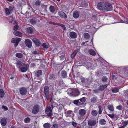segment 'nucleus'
I'll use <instances>...</instances> for the list:
<instances>
[{"mask_svg": "<svg viewBox=\"0 0 128 128\" xmlns=\"http://www.w3.org/2000/svg\"><path fill=\"white\" fill-rule=\"evenodd\" d=\"M42 46L44 48L47 49L48 48V46L46 44L44 43L42 44Z\"/></svg>", "mask_w": 128, "mask_h": 128, "instance_id": "obj_37", "label": "nucleus"}, {"mask_svg": "<svg viewBox=\"0 0 128 128\" xmlns=\"http://www.w3.org/2000/svg\"><path fill=\"white\" fill-rule=\"evenodd\" d=\"M79 100H76L74 101V104H77L79 102Z\"/></svg>", "mask_w": 128, "mask_h": 128, "instance_id": "obj_55", "label": "nucleus"}, {"mask_svg": "<svg viewBox=\"0 0 128 128\" xmlns=\"http://www.w3.org/2000/svg\"><path fill=\"white\" fill-rule=\"evenodd\" d=\"M107 86V84L100 86V89L101 90H102L104 89Z\"/></svg>", "mask_w": 128, "mask_h": 128, "instance_id": "obj_32", "label": "nucleus"}, {"mask_svg": "<svg viewBox=\"0 0 128 128\" xmlns=\"http://www.w3.org/2000/svg\"><path fill=\"white\" fill-rule=\"evenodd\" d=\"M88 52L90 54L94 56L96 54L95 52L92 49L90 50H88Z\"/></svg>", "mask_w": 128, "mask_h": 128, "instance_id": "obj_24", "label": "nucleus"}, {"mask_svg": "<svg viewBox=\"0 0 128 128\" xmlns=\"http://www.w3.org/2000/svg\"><path fill=\"white\" fill-rule=\"evenodd\" d=\"M44 93L45 95L46 98L48 100V95L49 94V88L48 86H46L44 87Z\"/></svg>", "mask_w": 128, "mask_h": 128, "instance_id": "obj_8", "label": "nucleus"}, {"mask_svg": "<svg viewBox=\"0 0 128 128\" xmlns=\"http://www.w3.org/2000/svg\"><path fill=\"white\" fill-rule=\"evenodd\" d=\"M65 58V56L64 55H62L60 56V59L62 60H64Z\"/></svg>", "mask_w": 128, "mask_h": 128, "instance_id": "obj_52", "label": "nucleus"}, {"mask_svg": "<svg viewBox=\"0 0 128 128\" xmlns=\"http://www.w3.org/2000/svg\"><path fill=\"white\" fill-rule=\"evenodd\" d=\"M119 89L117 88H113L112 90V92H113L116 93L118 92V91Z\"/></svg>", "mask_w": 128, "mask_h": 128, "instance_id": "obj_38", "label": "nucleus"}, {"mask_svg": "<svg viewBox=\"0 0 128 128\" xmlns=\"http://www.w3.org/2000/svg\"><path fill=\"white\" fill-rule=\"evenodd\" d=\"M125 22H127L128 24V16L126 18Z\"/></svg>", "mask_w": 128, "mask_h": 128, "instance_id": "obj_59", "label": "nucleus"}, {"mask_svg": "<svg viewBox=\"0 0 128 128\" xmlns=\"http://www.w3.org/2000/svg\"><path fill=\"white\" fill-rule=\"evenodd\" d=\"M97 100V98L96 97H93L92 98L91 100L90 101L92 103H96Z\"/></svg>", "mask_w": 128, "mask_h": 128, "instance_id": "obj_23", "label": "nucleus"}, {"mask_svg": "<svg viewBox=\"0 0 128 128\" xmlns=\"http://www.w3.org/2000/svg\"><path fill=\"white\" fill-rule=\"evenodd\" d=\"M40 107L38 106L37 105H35L33 108L32 112L34 114H36L39 111Z\"/></svg>", "mask_w": 128, "mask_h": 128, "instance_id": "obj_5", "label": "nucleus"}, {"mask_svg": "<svg viewBox=\"0 0 128 128\" xmlns=\"http://www.w3.org/2000/svg\"><path fill=\"white\" fill-rule=\"evenodd\" d=\"M20 92L22 95H24L26 94L27 90L25 88H22L20 89Z\"/></svg>", "mask_w": 128, "mask_h": 128, "instance_id": "obj_13", "label": "nucleus"}, {"mask_svg": "<svg viewBox=\"0 0 128 128\" xmlns=\"http://www.w3.org/2000/svg\"><path fill=\"white\" fill-rule=\"evenodd\" d=\"M125 114L126 116H128V110H126L125 112Z\"/></svg>", "mask_w": 128, "mask_h": 128, "instance_id": "obj_57", "label": "nucleus"}, {"mask_svg": "<svg viewBox=\"0 0 128 128\" xmlns=\"http://www.w3.org/2000/svg\"><path fill=\"white\" fill-rule=\"evenodd\" d=\"M106 122L104 119H102L100 120V124L102 125H104L106 124Z\"/></svg>", "mask_w": 128, "mask_h": 128, "instance_id": "obj_35", "label": "nucleus"}, {"mask_svg": "<svg viewBox=\"0 0 128 128\" xmlns=\"http://www.w3.org/2000/svg\"><path fill=\"white\" fill-rule=\"evenodd\" d=\"M79 13L78 11H76L73 13V16L76 18H78L79 17Z\"/></svg>", "mask_w": 128, "mask_h": 128, "instance_id": "obj_15", "label": "nucleus"}, {"mask_svg": "<svg viewBox=\"0 0 128 128\" xmlns=\"http://www.w3.org/2000/svg\"><path fill=\"white\" fill-rule=\"evenodd\" d=\"M30 121V118H26L24 120L25 122L26 123H29Z\"/></svg>", "mask_w": 128, "mask_h": 128, "instance_id": "obj_40", "label": "nucleus"}, {"mask_svg": "<svg viewBox=\"0 0 128 128\" xmlns=\"http://www.w3.org/2000/svg\"><path fill=\"white\" fill-rule=\"evenodd\" d=\"M72 124L74 127H76V122H73L72 123Z\"/></svg>", "mask_w": 128, "mask_h": 128, "instance_id": "obj_56", "label": "nucleus"}, {"mask_svg": "<svg viewBox=\"0 0 128 128\" xmlns=\"http://www.w3.org/2000/svg\"><path fill=\"white\" fill-rule=\"evenodd\" d=\"M58 24V25L60 26L61 27H62L64 30H66V27H65V26L64 25L61 24Z\"/></svg>", "mask_w": 128, "mask_h": 128, "instance_id": "obj_43", "label": "nucleus"}, {"mask_svg": "<svg viewBox=\"0 0 128 128\" xmlns=\"http://www.w3.org/2000/svg\"><path fill=\"white\" fill-rule=\"evenodd\" d=\"M33 53L34 54H36L37 53V52L36 51H34L33 52Z\"/></svg>", "mask_w": 128, "mask_h": 128, "instance_id": "obj_63", "label": "nucleus"}, {"mask_svg": "<svg viewBox=\"0 0 128 128\" xmlns=\"http://www.w3.org/2000/svg\"><path fill=\"white\" fill-rule=\"evenodd\" d=\"M35 76H38L42 75V71L41 70H38L34 72Z\"/></svg>", "mask_w": 128, "mask_h": 128, "instance_id": "obj_20", "label": "nucleus"}, {"mask_svg": "<svg viewBox=\"0 0 128 128\" xmlns=\"http://www.w3.org/2000/svg\"><path fill=\"white\" fill-rule=\"evenodd\" d=\"M108 115L110 117L114 120H117L118 118V116L115 114H108Z\"/></svg>", "mask_w": 128, "mask_h": 128, "instance_id": "obj_11", "label": "nucleus"}, {"mask_svg": "<svg viewBox=\"0 0 128 128\" xmlns=\"http://www.w3.org/2000/svg\"><path fill=\"white\" fill-rule=\"evenodd\" d=\"M106 6L105 8V9H107V10H104V11L108 12L111 11L112 10V5L108 3H106Z\"/></svg>", "mask_w": 128, "mask_h": 128, "instance_id": "obj_7", "label": "nucleus"}, {"mask_svg": "<svg viewBox=\"0 0 128 128\" xmlns=\"http://www.w3.org/2000/svg\"><path fill=\"white\" fill-rule=\"evenodd\" d=\"M16 56L18 58H21L23 56V54L21 53H18L16 54Z\"/></svg>", "mask_w": 128, "mask_h": 128, "instance_id": "obj_31", "label": "nucleus"}, {"mask_svg": "<svg viewBox=\"0 0 128 128\" xmlns=\"http://www.w3.org/2000/svg\"><path fill=\"white\" fill-rule=\"evenodd\" d=\"M30 22L31 24H34L36 23V22L35 20H34L32 19L30 20Z\"/></svg>", "mask_w": 128, "mask_h": 128, "instance_id": "obj_46", "label": "nucleus"}, {"mask_svg": "<svg viewBox=\"0 0 128 128\" xmlns=\"http://www.w3.org/2000/svg\"><path fill=\"white\" fill-rule=\"evenodd\" d=\"M6 120L5 118H2L1 120V124L2 126H5L6 124Z\"/></svg>", "mask_w": 128, "mask_h": 128, "instance_id": "obj_19", "label": "nucleus"}, {"mask_svg": "<svg viewBox=\"0 0 128 128\" xmlns=\"http://www.w3.org/2000/svg\"><path fill=\"white\" fill-rule=\"evenodd\" d=\"M79 100L81 102H84L85 101L86 99L84 98L83 97Z\"/></svg>", "mask_w": 128, "mask_h": 128, "instance_id": "obj_47", "label": "nucleus"}, {"mask_svg": "<svg viewBox=\"0 0 128 128\" xmlns=\"http://www.w3.org/2000/svg\"><path fill=\"white\" fill-rule=\"evenodd\" d=\"M40 4V2L39 0H37L35 2V4L36 5H39Z\"/></svg>", "mask_w": 128, "mask_h": 128, "instance_id": "obj_51", "label": "nucleus"}, {"mask_svg": "<svg viewBox=\"0 0 128 128\" xmlns=\"http://www.w3.org/2000/svg\"><path fill=\"white\" fill-rule=\"evenodd\" d=\"M102 111L101 110H99V114H100L102 113Z\"/></svg>", "mask_w": 128, "mask_h": 128, "instance_id": "obj_61", "label": "nucleus"}, {"mask_svg": "<svg viewBox=\"0 0 128 128\" xmlns=\"http://www.w3.org/2000/svg\"><path fill=\"white\" fill-rule=\"evenodd\" d=\"M58 125L57 124H53L52 128H58Z\"/></svg>", "mask_w": 128, "mask_h": 128, "instance_id": "obj_44", "label": "nucleus"}, {"mask_svg": "<svg viewBox=\"0 0 128 128\" xmlns=\"http://www.w3.org/2000/svg\"><path fill=\"white\" fill-rule=\"evenodd\" d=\"M49 9L50 12H52L54 13L55 11V9L52 6H50L49 8Z\"/></svg>", "mask_w": 128, "mask_h": 128, "instance_id": "obj_28", "label": "nucleus"}, {"mask_svg": "<svg viewBox=\"0 0 128 128\" xmlns=\"http://www.w3.org/2000/svg\"><path fill=\"white\" fill-rule=\"evenodd\" d=\"M10 18L11 19V20H12V21H10V22L11 23L13 24H14V23L16 22L15 20H13V18H12V17L11 16L10 17Z\"/></svg>", "mask_w": 128, "mask_h": 128, "instance_id": "obj_42", "label": "nucleus"}, {"mask_svg": "<svg viewBox=\"0 0 128 128\" xmlns=\"http://www.w3.org/2000/svg\"><path fill=\"white\" fill-rule=\"evenodd\" d=\"M84 36L85 38L88 39L89 38L90 35L88 33H85L84 34Z\"/></svg>", "mask_w": 128, "mask_h": 128, "instance_id": "obj_36", "label": "nucleus"}, {"mask_svg": "<svg viewBox=\"0 0 128 128\" xmlns=\"http://www.w3.org/2000/svg\"><path fill=\"white\" fill-rule=\"evenodd\" d=\"M58 14L59 16L62 18L65 19L67 18V16L64 12H63L59 11L58 12Z\"/></svg>", "mask_w": 128, "mask_h": 128, "instance_id": "obj_9", "label": "nucleus"}, {"mask_svg": "<svg viewBox=\"0 0 128 128\" xmlns=\"http://www.w3.org/2000/svg\"><path fill=\"white\" fill-rule=\"evenodd\" d=\"M106 3L104 2L99 3L98 4V8L100 10H107V9H105Z\"/></svg>", "mask_w": 128, "mask_h": 128, "instance_id": "obj_1", "label": "nucleus"}, {"mask_svg": "<svg viewBox=\"0 0 128 128\" xmlns=\"http://www.w3.org/2000/svg\"><path fill=\"white\" fill-rule=\"evenodd\" d=\"M108 108L111 112H113L114 111V107L112 105H109L108 106Z\"/></svg>", "mask_w": 128, "mask_h": 128, "instance_id": "obj_22", "label": "nucleus"}, {"mask_svg": "<svg viewBox=\"0 0 128 128\" xmlns=\"http://www.w3.org/2000/svg\"><path fill=\"white\" fill-rule=\"evenodd\" d=\"M65 114L67 117H72L74 116L73 112L70 110L66 112Z\"/></svg>", "mask_w": 128, "mask_h": 128, "instance_id": "obj_12", "label": "nucleus"}, {"mask_svg": "<svg viewBox=\"0 0 128 128\" xmlns=\"http://www.w3.org/2000/svg\"><path fill=\"white\" fill-rule=\"evenodd\" d=\"M18 26H17L16 25L15 26L14 28V31L15 30H18Z\"/></svg>", "mask_w": 128, "mask_h": 128, "instance_id": "obj_53", "label": "nucleus"}, {"mask_svg": "<svg viewBox=\"0 0 128 128\" xmlns=\"http://www.w3.org/2000/svg\"><path fill=\"white\" fill-rule=\"evenodd\" d=\"M70 36L72 38H76L77 34L74 32H72L70 33Z\"/></svg>", "mask_w": 128, "mask_h": 128, "instance_id": "obj_16", "label": "nucleus"}, {"mask_svg": "<svg viewBox=\"0 0 128 128\" xmlns=\"http://www.w3.org/2000/svg\"><path fill=\"white\" fill-rule=\"evenodd\" d=\"M91 113L93 116H95L97 115L98 114V112L96 110H92Z\"/></svg>", "mask_w": 128, "mask_h": 128, "instance_id": "obj_34", "label": "nucleus"}, {"mask_svg": "<svg viewBox=\"0 0 128 128\" xmlns=\"http://www.w3.org/2000/svg\"><path fill=\"white\" fill-rule=\"evenodd\" d=\"M52 110L50 106L46 107L45 110V112L47 116H50L52 115Z\"/></svg>", "mask_w": 128, "mask_h": 128, "instance_id": "obj_4", "label": "nucleus"}, {"mask_svg": "<svg viewBox=\"0 0 128 128\" xmlns=\"http://www.w3.org/2000/svg\"><path fill=\"white\" fill-rule=\"evenodd\" d=\"M24 63L21 62L20 61H17V62L16 63L17 66L18 67V68H20V67L21 66L24 65Z\"/></svg>", "mask_w": 128, "mask_h": 128, "instance_id": "obj_17", "label": "nucleus"}, {"mask_svg": "<svg viewBox=\"0 0 128 128\" xmlns=\"http://www.w3.org/2000/svg\"><path fill=\"white\" fill-rule=\"evenodd\" d=\"M102 80L103 81L106 82L107 80V78L106 77L104 76L102 78Z\"/></svg>", "mask_w": 128, "mask_h": 128, "instance_id": "obj_48", "label": "nucleus"}, {"mask_svg": "<svg viewBox=\"0 0 128 128\" xmlns=\"http://www.w3.org/2000/svg\"><path fill=\"white\" fill-rule=\"evenodd\" d=\"M21 40V39L20 38H18L16 39V42L15 43L14 46L16 47L18 45L19 42Z\"/></svg>", "mask_w": 128, "mask_h": 128, "instance_id": "obj_30", "label": "nucleus"}, {"mask_svg": "<svg viewBox=\"0 0 128 128\" xmlns=\"http://www.w3.org/2000/svg\"><path fill=\"white\" fill-rule=\"evenodd\" d=\"M50 125L49 123H46L43 125L44 128H50Z\"/></svg>", "mask_w": 128, "mask_h": 128, "instance_id": "obj_27", "label": "nucleus"}, {"mask_svg": "<svg viewBox=\"0 0 128 128\" xmlns=\"http://www.w3.org/2000/svg\"><path fill=\"white\" fill-rule=\"evenodd\" d=\"M24 64L20 67V68H19V71L22 72H26L27 70L28 67V64L24 63Z\"/></svg>", "mask_w": 128, "mask_h": 128, "instance_id": "obj_2", "label": "nucleus"}, {"mask_svg": "<svg viewBox=\"0 0 128 128\" xmlns=\"http://www.w3.org/2000/svg\"><path fill=\"white\" fill-rule=\"evenodd\" d=\"M96 123V120H89L88 122V125L90 126H94Z\"/></svg>", "mask_w": 128, "mask_h": 128, "instance_id": "obj_10", "label": "nucleus"}, {"mask_svg": "<svg viewBox=\"0 0 128 128\" xmlns=\"http://www.w3.org/2000/svg\"><path fill=\"white\" fill-rule=\"evenodd\" d=\"M25 43L27 46L29 48H30L32 46L31 41L28 39H26L25 40Z\"/></svg>", "mask_w": 128, "mask_h": 128, "instance_id": "obj_6", "label": "nucleus"}, {"mask_svg": "<svg viewBox=\"0 0 128 128\" xmlns=\"http://www.w3.org/2000/svg\"><path fill=\"white\" fill-rule=\"evenodd\" d=\"M14 9V7L11 6H9L8 8H6L5 9V14L7 15H9L12 13Z\"/></svg>", "mask_w": 128, "mask_h": 128, "instance_id": "obj_3", "label": "nucleus"}, {"mask_svg": "<svg viewBox=\"0 0 128 128\" xmlns=\"http://www.w3.org/2000/svg\"><path fill=\"white\" fill-rule=\"evenodd\" d=\"M9 76L10 78L12 79H13L14 77V76H13L12 77H10V76Z\"/></svg>", "mask_w": 128, "mask_h": 128, "instance_id": "obj_60", "label": "nucleus"}, {"mask_svg": "<svg viewBox=\"0 0 128 128\" xmlns=\"http://www.w3.org/2000/svg\"><path fill=\"white\" fill-rule=\"evenodd\" d=\"M78 52L77 50H75L71 55V57L72 58H73Z\"/></svg>", "mask_w": 128, "mask_h": 128, "instance_id": "obj_33", "label": "nucleus"}, {"mask_svg": "<svg viewBox=\"0 0 128 128\" xmlns=\"http://www.w3.org/2000/svg\"><path fill=\"white\" fill-rule=\"evenodd\" d=\"M14 34L16 36L21 37L22 36V34L20 32L17 30H15L14 32Z\"/></svg>", "mask_w": 128, "mask_h": 128, "instance_id": "obj_21", "label": "nucleus"}, {"mask_svg": "<svg viewBox=\"0 0 128 128\" xmlns=\"http://www.w3.org/2000/svg\"><path fill=\"white\" fill-rule=\"evenodd\" d=\"M32 41L36 45L39 46L40 45V43L39 40L36 38H33L32 39Z\"/></svg>", "mask_w": 128, "mask_h": 128, "instance_id": "obj_14", "label": "nucleus"}, {"mask_svg": "<svg viewBox=\"0 0 128 128\" xmlns=\"http://www.w3.org/2000/svg\"><path fill=\"white\" fill-rule=\"evenodd\" d=\"M125 127H124V126H122L121 127H119V128H124Z\"/></svg>", "mask_w": 128, "mask_h": 128, "instance_id": "obj_64", "label": "nucleus"}, {"mask_svg": "<svg viewBox=\"0 0 128 128\" xmlns=\"http://www.w3.org/2000/svg\"><path fill=\"white\" fill-rule=\"evenodd\" d=\"M126 20V18L125 19L124 21L122 20H121L120 21V22L122 23H128L127 22H125V20Z\"/></svg>", "mask_w": 128, "mask_h": 128, "instance_id": "obj_58", "label": "nucleus"}, {"mask_svg": "<svg viewBox=\"0 0 128 128\" xmlns=\"http://www.w3.org/2000/svg\"><path fill=\"white\" fill-rule=\"evenodd\" d=\"M78 113L81 116H84L86 114V110L84 109H81L79 110Z\"/></svg>", "mask_w": 128, "mask_h": 128, "instance_id": "obj_18", "label": "nucleus"}, {"mask_svg": "<svg viewBox=\"0 0 128 128\" xmlns=\"http://www.w3.org/2000/svg\"><path fill=\"white\" fill-rule=\"evenodd\" d=\"M101 108H102V107L100 106H98V108L99 110H101Z\"/></svg>", "mask_w": 128, "mask_h": 128, "instance_id": "obj_62", "label": "nucleus"}, {"mask_svg": "<svg viewBox=\"0 0 128 128\" xmlns=\"http://www.w3.org/2000/svg\"><path fill=\"white\" fill-rule=\"evenodd\" d=\"M122 124H123V126L124 127H125L128 124V122L125 121L123 122H122Z\"/></svg>", "mask_w": 128, "mask_h": 128, "instance_id": "obj_45", "label": "nucleus"}, {"mask_svg": "<svg viewBox=\"0 0 128 128\" xmlns=\"http://www.w3.org/2000/svg\"><path fill=\"white\" fill-rule=\"evenodd\" d=\"M61 76L63 78H66V72L64 71H62L61 73Z\"/></svg>", "mask_w": 128, "mask_h": 128, "instance_id": "obj_26", "label": "nucleus"}, {"mask_svg": "<svg viewBox=\"0 0 128 128\" xmlns=\"http://www.w3.org/2000/svg\"><path fill=\"white\" fill-rule=\"evenodd\" d=\"M4 95V91L2 89H0V97L2 98Z\"/></svg>", "mask_w": 128, "mask_h": 128, "instance_id": "obj_25", "label": "nucleus"}, {"mask_svg": "<svg viewBox=\"0 0 128 128\" xmlns=\"http://www.w3.org/2000/svg\"><path fill=\"white\" fill-rule=\"evenodd\" d=\"M67 92L68 94H70L72 93L73 90L72 89L70 88L68 89Z\"/></svg>", "mask_w": 128, "mask_h": 128, "instance_id": "obj_41", "label": "nucleus"}, {"mask_svg": "<svg viewBox=\"0 0 128 128\" xmlns=\"http://www.w3.org/2000/svg\"><path fill=\"white\" fill-rule=\"evenodd\" d=\"M27 31L30 34H32L33 32V30L32 28L29 27L27 28Z\"/></svg>", "mask_w": 128, "mask_h": 128, "instance_id": "obj_29", "label": "nucleus"}, {"mask_svg": "<svg viewBox=\"0 0 128 128\" xmlns=\"http://www.w3.org/2000/svg\"><path fill=\"white\" fill-rule=\"evenodd\" d=\"M116 108L119 110H122L123 108L122 106L121 105H120L116 107Z\"/></svg>", "mask_w": 128, "mask_h": 128, "instance_id": "obj_39", "label": "nucleus"}, {"mask_svg": "<svg viewBox=\"0 0 128 128\" xmlns=\"http://www.w3.org/2000/svg\"><path fill=\"white\" fill-rule=\"evenodd\" d=\"M16 40L15 38H13L12 39L11 42L13 43H14L16 42Z\"/></svg>", "mask_w": 128, "mask_h": 128, "instance_id": "obj_54", "label": "nucleus"}, {"mask_svg": "<svg viewBox=\"0 0 128 128\" xmlns=\"http://www.w3.org/2000/svg\"><path fill=\"white\" fill-rule=\"evenodd\" d=\"M2 108L4 109L5 110H8V108L7 107L4 106H2Z\"/></svg>", "mask_w": 128, "mask_h": 128, "instance_id": "obj_50", "label": "nucleus"}, {"mask_svg": "<svg viewBox=\"0 0 128 128\" xmlns=\"http://www.w3.org/2000/svg\"><path fill=\"white\" fill-rule=\"evenodd\" d=\"M49 23L50 24H52L54 25H58V24L56 23L52 22H49Z\"/></svg>", "mask_w": 128, "mask_h": 128, "instance_id": "obj_49", "label": "nucleus"}]
</instances>
